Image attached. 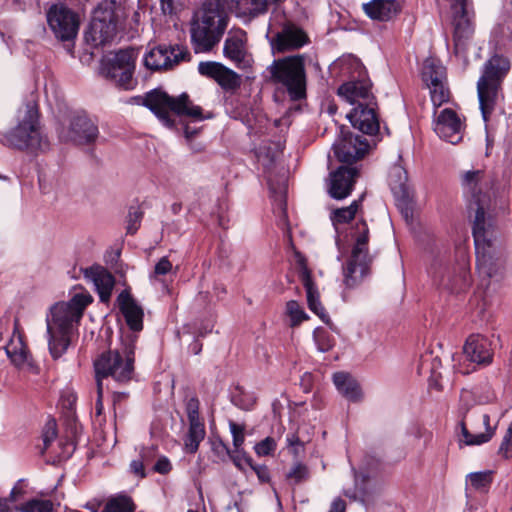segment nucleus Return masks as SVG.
Here are the masks:
<instances>
[{
    "mask_svg": "<svg viewBox=\"0 0 512 512\" xmlns=\"http://www.w3.org/2000/svg\"><path fill=\"white\" fill-rule=\"evenodd\" d=\"M228 21L224 0H205L191 21V42L195 53L210 52L220 42Z\"/></svg>",
    "mask_w": 512,
    "mask_h": 512,
    "instance_id": "nucleus-1",
    "label": "nucleus"
},
{
    "mask_svg": "<svg viewBox=\"0 0 512 512\" xmlns=\"http://www.w3.org/2000/svg\"><path fill=\"white\" fill-rule=\"evenodd\" d=\"M510 69L508 58L493 55L483 65L482 74L477 81L479 107L483 120L488 122L493 112L504 100L502 83Z\"/></svg>",
    "mask_w": 512,
    "mask_h": 512,
    "instance_id": "nucleus-2",
    "label": "nucleus"
},
{
    "mask_svg": "<svg viewBox=\"0 0 512 512\" xmlns=\"http://www.w3.org/2000/svg\"><path fill=\"white\" fill-rule=\"evenodd\" d=\"M135 339L123 342L120 349L100 353L93 361L96 383L111 377L115 382L126 384L132 380L135 362Z\"/></svg>",
    "mask_w": 512,
    "mask_h": 512,
    "instance_id": "nucleus-3",
    "label": "nucleus"
},
{
    "mask_svg": "<svg viewBox=\"0 0 512 512\" xmlns=\"http://www.w3.org/2000/svg\"><path fill=\"white\" fill-rule=\"evenodd\" d=\"M5 144L11 148L31 154L49 150V141L41 131L39 111L35 105H27L17 126L3 135Z\"/></svg>",
    "mask_w": 512,
    "mask_h": 512,
    "instance_id": "nucleus-4",
    "label": "nucleus"
},
{
    "mask_svg": "<svg viewBox=\"0 0 512 512\" xmlns=\"http://www.w3.org/2000/svg\"><path fill=\"white\" fill-rule=\"evenodd\" d=\"M476 266L481 277L500 278L506 267L503 250L494 237L492 223L473 226Z\"/></svg>",
    "mask_w": 512,
    "mask_h": 512,
    "instance_id": "nucleus-5",
    "label": "nucleus"
},
{
    "mask_svg": "<svg viewBox=\"0 0 512 512\" xmlns=\"http://www.w3.org/2000/svg\"><path fill=\"white\" fill-rule=\"evenodd\" d=\"M266 38L273 54L297 50L309 42L307 33L277 8L272 11Z\"/></svg>",
    "mask_w": 512,
    "mask_h": 512,
    "instance_id": "nucleus-6",
    "label": "nucleus"
},
{
    "mask_svg": "<svg viewBox=\"0 0 512 512\" xmlns=\"http://www.w3.org/2000/svg\"><path fill=\"white\" fill-rule=\"evenodd\" d=\"M267 71L274 83L281 84L287 89L292 100H301L306 97V72L302 55L274 60L267 67Z\"/></svg>",
    "mask_w": 512,
    "mask_h": 512,
    "instance_id": "nucleus-7",
    "label": "nucleus"
},
{
    "mask_svg": "<svg viewBox=\"0 0 512 512\" xmlns=\"http://www.w3.org/2000/svg\"><path fill=\"white\" fill-rule=\"evenodd\" d=\"M139 50L133 47L120 49L101 59L100 73L118 88L132 90L137 85L134 78Z\"/></svg>",
    "mask_w": 512,
    "mask_h": 512,
    "instance_id": "nucleus-8",
    "label": "nucleus"
},
{
    "mask_svg": "<svg viewBox=\"0 0 512 512\" xmlns=\"http://www.w3.org/2000/svg\"><path fill=\"white\" fill-rule=\"evenodd\" d=\"M353 238L355 244L346 267L343 269V281L348 288H354L361 283L369 273L372 262L368 251L369 228L364 220L356 223Z\"/></svg>",
    "mask_w": 512,
    "mask_h": 512,
    "instance_id": "nucleus-9",
    "label": "nucleus"
},
{
    "mask_svg": "<svg viewBox=\"0 0 512 512\" xmlns=\"http://www.w3.org/2000/svg\"><path fill=\"white\" fill-rule=\"evenodd\" d=\"M461 186L468 197V209L475 212L473 226L484 225L491 222L486 219V209L489 206L491 188L490 180L483 170H469L461 176Z\"/></svg>",
    "mask_w": 512,
    "mask_h": 512,
    "instance_id": "nucleus-10",
    "label": "nucleus"
},
{
    "mask_svg": "<svg viewBox=\"0 0 512 512\" xmlns=\"http://www.w3.org/2000/svg\"><path fill=\"white\" fill-rule=\"evenodd\" d=\"M47 24L54 37L74 45L80 28V16L64 3L52 4L46 12Z\"/></svg>",
    "mask_w": 512,
    "mask_h": 512,
    "instance_id": "nucleus-11",
    "label": "nucleus"
},
{
    "mask_svg": "<svg viewBox=\"0 0 512 512\" xmlns=\"http://www.w3.org/2000/svg\"><path fill=\"white\" fill-rule=\"evenodd\" d=\"M117 32V15L112 6H98L84 33L87 44L97 48L111 42Z\"/></svg>",
    "mask_w": 512,
    "mask_h": 512,
    "instance_id": "nucleus-12",
    "label": "nucleus"
},
{
    "mask_svg": "<svg viewBox=\"0 0 512 512\" xmlns=\"http://www.w3.org/2000/svg\"><path fill=\"white\" fill-rule=\"evenodd\" d=\"M172 112L178 117H187L193 121H202L212 118V114H204L203 109L195 105L187 93L179 96H170L162 91V124L168 128L174 126V120L171 119L168 112Z\"/></svg>",
    "mask_w": 512,
    "mask_h": 512,
    "instance_id": "nucleus-13",
    "label": "nucleus"
},
{
    "mask_svg": "<svg viewBox=\"0 0 512 512\" xmlns=\"http://www.w3.org/2000/svg\"><path fill=\"white\" fill-rule=\"evenodd\" d=\"M199 407L200 403L196 397H191L186 401L188 428L183 436V451L187 454H195L206 436L205 422L200 417Z\"/></svg>",
    "mask_w": 512,
    "mask_h": 512,
    "instance_id": "nucleus-14",
    "label": "nucleus"
},
{
    "mask_svg": "<svg viewBox=\"0 0 512 512\" xmlns=\"http://www.w3.org/2000/svg\"><path fill=\"white\" fill-rule=\"evenodd\" d=\"M452 13L454 25V50L457 55H464L467 51V42L474 32L467 0H453Z\"/></svg>",
    "mask_w": 512,
    "mask_h": 512,
    "instance_id": "nucleus-15",
    "label": "nucleus"
},
{
    "mask_svg": "<svg viewBox=\"0 0 512 512\" xmlns=\"http://www.w3.org/2000/svg\"><path fill=\"white\" fill-rule=\"evenodd\" d=\"M388 182L402 214L412 215L413 190L408 183V174L403 166L394 164L389 171Z\"/></svg>",
    "mask_w": 512,
    "mask_h": 512,
    "instance_id": "nucleus-16",
    "label": "nucleus"
},
{
    "mask_svg": "<svg viewBox=\"0 0 512 512\" xmlns=\"http://www.w3.org/2000/svg\"><path fill=\"white\" fill-rule=\"evenodd\" d=\"M333 144L335 157L342 163L352 164L364 157L369 149V143L363 136L344 134Z\"/></svg>",
    "mask_w": 512,
    "mask_h": 512,
    "instance_id": "nucleus-17",
    "label": "nucleus"
},
{
    "mask_svg": "<svg viewBox=\"0 0 512 512\" xmlns=\"http://www.w3.org/2000/svg\"><path fill=\"white\" fill-rule=\"evenodd\" d=\"M223 55L239 69L252 66L253 58L247 49V34L244 30L230 31L224 41Z\"/></svg>",
    "mask_w": 512,
    "mask_h": 512,
    "instance_id": "nucleus-18",
    "label": "nucleus"
},
{
    "mask_svg": "<svg viewBox=\"0 0 512 512\" xmlns=\"http://www.w3.org/2000/svg\"><path fill=\"white\" fill-rule=\"evenodd\" d=\"M434 131L441 139L458 144L463 139L464 125L454 110L445 108L434 122Z\"/></svg>",
    "mask_w": 512,
    "mask_h": 512,
    "instance_id": "nucleus-19",
    "label": "nucleus"
},
{
    "mask_svg": "<svg viewBox=\"0 0 512 512\" xmlns=\"http://www.w3.org/2000/svg\"><path fill=\"white\" fill-rule=\"evenodd\" d=\"M198 72L202 76L213 79L226 91H233L241 85L240 75L220 62H200L198 65Z\"/></svg>",
    "mask_w": 512,
    "mask_h": 512,
    "instance_id": "nucleus-20",
    "label": "nucleus"
},
{
    "mask_svg": "<svg viewBox=\"0 0 512 512\" xmlns=\"http://www.w3.org/2000/svg\"><path fill=\"white\" fill-rule=\"evenodd\" d=\"M98 135V126L85 113L71 117L67 140L77 145H89L96 141Z\"/></svg>",
    "mask_w": 512,
    "mask_h": 512,
    "instance_id": "nucleus-21",
    "label": "nucleus"
},
{
    "mask_svg": "<svg viewBox=\"0 0 512 512\" xmlns=\"http://www.w3.org/2000/svg\"><path fill=\"white\" fill-rule=\"evenodd\" d=\"M358 170L355 167L340 166L330 173L328 194L331 198L342 200L347 198L354 187Z\"/></svg>",
    "mask_w": 512,
    "mask_h": 512,
    "instance_id": "nucleus-22",
    "label": "nucleus"
},
{
    "mask_svg": "<svg viewBox=\"0 0 512 512\" xmlns=\"http://www.w3.org/2000/svg\"><path fill=\"white\" fill-rule=\"evenodd\" d=\"M376 102H359L348 114L347 118L354 128L364 134L374 135L379 131V120L375 112Z\"/></svg>",
    "mask_w": 512,
    "mask_h": 512,
    "instance_id": "nucleus-23",
    "label": "nucleus"
},
{
    "mask_svg": "<svg viewBox=\"0 0 512 512\" xmlns=\"http://www.w3.org/2000/svg\"><path fill=\"white\" fill-rule=\"evenodd\" d=\"M434 282L450 291L459 293L464 291L470 283L469 272L465 267H461L458 272L448 267L439 266L431 272Z\"/></svg>",
    "mask_w": 512,
    "mask_h": 512,
    "instance_id": "nucleus-24",
    "label": "nucleus"
},
{
    "mask_svg": "<svg viewBox=\"0 0 512 512\" xmlns=\"http://www.w3.org/2000/svg\"><path fill=\"white\" fill-rule=\"evenodd\" d=\"M116 303L129 329L134 332L141 331L143 329L144 312L133 298L130 290L124 289L121 291L117 296Z\"/></svg>",
    "mask_w": 512,
    "mask_h": 512,
    "instance_id": "nucleus-25",
    "label": "nucleus"
},
{
    "mask_svg": "<svg viewBox=\"0 0 512 512\" xmlns=\"http://www.w3.org/2000/svg\"><path fill=\"white\" fill-rule=\"evenodd\" d=\"M463 350L471 362L481 365H489L492 362L493 352L490 341L480 334L469 336Z\"/></svg>",
    "mask_w": 512,
    "mask_h": 512,
    "instance_id": "nucleus-26",
    "label": "nucleus"
},
{
    "mask_svg": "<svg viewBox=\"0 0 512 512\" xmlns=\"http://www.w3.org/2000/svg\"><path fill=\"white\" fill-rule=\"evenodd\" d=\"M300 279L306 290V298L309 309L325 322H329V316L320 302L319 291L312 279L311 271L308 269L304 261H300Z\"/></svg>",
    "mask_w": 512,
    "mask_h": 512,
    "instance_id": "nucleus-27",
    "label": "nucleus"
},
{
    "mask_svg": "<svg viewBox=\"0 0 512 512\" xmlns=\"http://www.w3.org/2000/svg\"><path fill=\"white\" fill-rule=\"evenodd\" d=\"M84 277L93 282L101 302H108L115 284L114 276L104 267L93 265L84 269Z\"/></svg>",
    "mask_w": 512,
    "mask_h": 512,
    "instance_id": "nucleus-28",
    "label": "nucleus"
},
{
    "mask_svg": "<svg viewBox=\"0 0 512 512\" xmlns=\"http://www.w3.org/2000/svg\"><path fill=\"white\" fill-rule=\"evenodd\" d=\"M370 88L371 84L369 81H349L338 88V95L350 104L357 106L359 102L365 104V102L375 101Z\"/></svg>",
    "mask_w": 512,
    "mask_h": 512,
    "instance_id": "nucleus-29",
    "label": "nucleus"
},
{
    "mask_svg": "<svg viewBox=\"0 0 512 512\" xmlns=\"http://www.w3.org/2000/svg\"><path fill=\"white\" fill-rule=\"evenodd\" d=\"M48 321L54 330H58V333H71L73 323H78L80 320L70 311L63 302L55 303L50 308V314L46 317V325Z\"/></svg>",
    "mask_w": 512,
    "mask_h": 512,
    "instance_id": "nucleus-30",
    "label": "nucleus"
},
{
    "mask_svg": "<svg viewBox=\"0 0 512 512\" xmlns=\"http://www.w3.org/2000/svg\"><path fill=\"white\" fill-rule=\"evenodd\" d=\"M365 13L373 20L389 21L400 11L395 0H372L363 5Z\"/></svg>",
    "mask_w": 512,
    "mask_h": 512,
    "instance_id": "nucleus-31",
    "label": "nucleus"
},
{
    "mask_svg": "<svg viewBox=\"0 0 512 512\" xmlns=\"http://www.w3.org/2000/svg\"><path fill=\"white\" fill-rule=\"evenodd\" d=\"M482 423L485 427L484 433L472 434L467 429L464 418L459 422V426L461 428V435L463 437V442L467 446L481 445L489 442L493 436L495 435L497 425L491 426L490 424V416L488 414L482 415Z\"/></svg>",
    "mask_w": 512,
    "mask_h": 512,
    "instance_id": "nucleus-32",
    "label": "nucleus"
},
{
    "mask_svg": "<svg viewBox=\"0 0 512 512\" xmlns=\"http://www.w3.org/2000/svg\"><path fill=\"white\" fill-rule=\"evenodd\" d=\"M48 347L51 357L54 360L59 359L63 354L66 353L71 343V333H58V330H54L48 321V327L46 328Z\"/></svg>",
    "mask_w": 512,
    "mask_h": 512,
    "instance_id": "nucleus-33",
    "label": "nucleus"
},
{
    "mask_svg": "<svg viewBox=\"0 0 512 512\" xmlns=\"http://www.w3.org/2000/svg\"><path fill=\"white\" fill-rule=\"evenodd\" d=\"M333 382L339 393L348 400L357 402L361 399L362 393L359 384L349 374L337 372L333 375Z\"/></svg>",
    "mask_w": 512,
    "mask_h": 512,
    "instance_id": "nucleus-34",
    "label": "nucleus"
},
{
    "mask_svg": "<svg viewBox=\"0 0 512 512\" xmlns=\"http://www.w3.org/2000/svg\"><path fill=\"white\" fill-rule=\"evenodd\" d=\"M421 76L426 86H429L446 80V70L439 60L427 58L423 63Z\"/></svg>",
    "mask_w": 512,
    "mask_h": 512,
    "instance_id": "nucleus-35",
    "label": "nucleus"
},
{
    "mask_svg": "<svg viewBox=\"0 0 512 512\" xmlns=\"http://www.w3.org/2000/svg\"><path fill=\"white\" fill-rule=\"evenodd\" d=\"M128 103L144 106L160 119V87H156L144 95L133 96Z\"/></svg>",
    "mask_w": 512,
    "mask_h": 512,
    "instance_id": "nucleus-36",
    "label": "nucleus"
},
{
    "mask_svg": "<svg viewBox=\"0 0 512 512\" xmlns=\"http://www.w3.org/2000/svg\"><path fill=\"white\" fill-rule=\"evenodd\" d=\"M151 438L154 440L150 445L143 447L140 458L144 460L146 465L153 463V471L160 473V457H158V441L155 439L158 434V428L155 424L151 426Z\"/></svg>",
    "mask_w": 512,
    "mask_h": 512,
    "instance_id": "nucleus-37",
    "label": "nucleus"
},
{
    "mask_svg": "<svg viewBox=\"0 0 512 512\" xmlns=\"http://www.w3.org/2000/svg\"><path fill=\"white\" fill-rule=\"evenodd\" d=\"M162 56L164 61L162 63V69H172L182 61H188L190 54L185 46L174 45L170 46L169 49H162Z\"/></svg>",
    "mask_w": 512,
    "mask_h": 512,
    "instance_id": "nucleus-38",
    "label": "nucleus"
},
{
    "mask_svg": "<svg viewBox=\"0 0 512 512\" xmlns=\"http://www.w3.org/2000/svg\"><path fill=\"white\" fill-rule=\"evenodd\" d=\"M238 16L255 18L266 13L265 0H235Z\"/></svg>",
    "mask_w": 512,
    "mask_h": 512,
    "instance_id": "nucleus-39",
    "label": "nucleus"
},
{
    "mask_svg": "<svg viewBox=\"0 0 512 512\" xmlns=\"http://www.w3.org/2000/svg\"><path fill=\"white\" fill-rule=\"evenodd\" d=\"M135 508V503L130 496L118 494L107 500L102 512H134Z\"/></svg>",
    "mask_w": 512,
    "mask_h": 512,
    "instance_id": "nucleus-40",
    "label": "nucleus"
},
{
    "mask_svg": "<svg viewBox=\"0 0 512 512\" xmlns=\"http://www.w3.org/2000/svg\"><path fill=\"white\" fill-rule=\"evenodd\" d=\"M360 201L355 200L349 206L337 208L331 212L330 219L334 226L346 224L355 218L359 209Z\"/></svg>",
    "mask_w": 512,
    "mask_h": 512,
    "instance_id": "nucleus-41",
    "label": "nucleus"
},
{
    "mask_svg": "<svg viewBox=\"0 0 512 512\" xmlns=\"http://www.w3.org/2000/svg\"><path fill=\"white\" fill-rule=\"evenodd\" d=\"M92 301L93 298L89 293H76L69 301L63 302V304L81 320L84 310Z\"/></svg>",
    "mask_w": 512,
    "mask_h": 512,
    "instance_id": "nucleus-42",
    "label": "nucleus"
},
{
    "mask_svg": "<svg viewBox=\"0 0 512 512\" xmlns=\"http://www.w3.org/2000/svg\"><path fill=\"white\" fill-rule=\"evenodd\" d=\"M15 509L19 512H57L51 500L39 498L30 499Z\"/></svg>",
    "mask_w": 512,
    "mask_h": 512,
    "instance_id": "nucleus-43",
    "label": "nucleus"
},
{
    "mask_svg": "<svg viewBox=\"0 0 512 512\" xmlns=\"http://www.w3.org/2000/svg\"><path fill=\"white\" fill-rule=\"evenodd\" d=\"M430 91L431 101L435 107H440L449 100V89L446 80L427 86Z\"/></svg>",
    "mask_w": 512,
    "mask_h": 512,
    "instance_id": "nucleus-44",
    "label": "nucleus"
},
{
    "mask_svg": "<svg viewBox=\"0 0 512 512\" xmlns=\"http://www.w3.org/2000/svg\"><path fill=\"white\" fill-rule=\"evenodd\" d=\"M286 314L290 318L291 327L298 326L309 318L303 307L296 300H290L286 303Z\"/></svg>",
    "mask_w": 512,
    "mask_h": 512,
    "instance_id": "nucleus-45",
    "label": "nucleus"
},
{
    "mask_svg": "<svg viewBox=\"0 0 512 512\" xmlns=\"http://www.w3.org/2000/svg\"><path fill=\"white\" fill-rule=\"evenodd\" d=\"M471 487L478 491H485L492 483V473L490 471L473 472L467 476Z\"/></svg>",
    "mask_w": 512,
    "mask_h": 512,
    "instance_id": "nucleus-46",
    "label": "nucleus"
},
{
    "mask_svg": "<svg viewBox=\"0 0 512 512\" xmlns=\"http://www.w3.org/2000/svg\"><path fill=\"white\" fill-rule=\"evenodd\" d=\"M160 45H154L147 50L142 59V64L150 72L160 71Z\"/></svg>",
    "mask_w": 512,
    "mask_h": 512,
    "instance_id": "nucleus-47",
    "label": "nucleus"
},
{
    "mask_svg": "<svg viewBox=\"0 0 512 512\" xmlns=\"http://www.w3.org/2000/svg\"><path fill=\"white\" fill-rule=\"evenodd\" d=\"M143 211L140 206H130L127 216L126 230L128 234H135L140 227Z\"/></svg>",
    "mask_w": 512,
    "mask_h": 512,
    "instance_id": "nucleus-48",
    "label": "nucleus"
},
{
    "mask_svg": "<svg viewBox=\"0 0 512 512\" xmlns=\"http://www.w3.org/2000/svg\"><path fill=\"white\" fill-rule=\"evenodd\" d=\"M314 340L317 344L319 351L326 352L329 351L334 346V339L331 335L324 329L317 328L313 333Z\"/></svg>",
    "mask_w": 512,
    "mask_h": 512,
    "instance_id": "nucleus-49",
    "label": "nucleus"
},
{
    "mask_svg": "<svg viewBox=\"0 0 512 512\" xmlns=\"http://www.w3.org/2000/svg\"><path fill=\"white\" fill-rule=\"evenodd\" d=\"M270 191L272 193L274 211L279 214L283 219L287 218L286 212V195L285 189L282 188L279 192H276L270 185Z\"/></svg>",
    "mask_w": 512,
    "mask_h": 512,
    "instance_id": "nucleus-50",
    "label": "nucleus"
},
{
    "mask_svg": "<svg viewBox=\"0 0 512 512\" xmlns=\"http://www.w3.org/2000/svg\"><path fill=\"white\" fill-rule=\"evenodd\" d=\"M229 457L233 461L234 465L240 469L244 470L243 464L245 463L249 467L252 466V459L243 449H234L230 452Z\"/></svg>",
    "mask_w": 512,
    "mask_h": 512,
    "instance_id": "nucleus-51",
    "label": "nucleus"
},
{
    "mask_svg": "<svg viewBox=\"0 0 512 512\" xmlns=\"http://www.w3.org/2000/svg\"><path fill=\"white\" fill-rule=\"evenodd\" d=\"M229 428L233 438L234 449H242L241 447L245 440L244 427L233 421H230Z\"/></svg>",
    "mask_w": 512,
    "mask_h": 512,
    "instance_id": "nucleus-52",
    "label": "nucleus"
},
{
    "mask_svg": "<svg viewBox=\"0 0 512 512\" xmlns=\"http://www.w3.org/2000/svg\"><path fill=\"white\" fill-rule=\"evenodd\" d=\"M276 449V442L271 437H266L264 440L257 443L254 450L259 456H266L274 452Z\"/></svg>",
    "mask_w": 512,
    "mask_h": 512,
    "instance_id": "nucleus-53",
    "label": "nucleus"
},
{
    "mask_svg": "<svg viewBox=\"0 0 512 512\" xmlns=\"http://www.w3.org/2000/svg\"><path fill=\"white\" fill-rule=\"evenodd\" d=\"M511 451H512V422L509 424L508 429L506 430V433L503 436L498 453L505 458H509L510 457L509 452H511Z\"/></svg>",
    "mask_w": 512,
    "mask_h": 512,
    "instance_id": "nucleus-54",
    "label": "nucleus"
},
{
    "mask_svg": "<svg viewBox=\"0 0 512 512\" xmlns=\"http://www.w3.org/2000/svg\"><path fill=\"white\" fill-rule=\"evenodd\" d=\"M308 471L305 465L297 463L287 474V477L293 479L295 483H300L306 479Z\"/></svg>",
    "mask_w": 512,
    "mask_h": 512,
    "instance_id": "nucleus-55",
    "label": "nucleus"
},
{
    "mask_svg": "<svg viewBox=\"0 0 512 512\" xmlns=\"http://www.w3.org/2000/svg\"><path fill=\"white\" fill-rule=\"evenodd\" d=\"M145 466H147L146 463L144 462L143 459H141L139 457V459H135V460L131 461V463H130V471L134 475H136V476H138L140 478H144L146 476Z\"/></svg>",
    "mask_w": 512,
    "mask_h": 512,
    "instance_id": "nucleus-56",
    "label": "nucleus"
},
{
    "mask_svg": "<svg viewBox=\"0 0 512 512\" xmlns=\"http://www.w3.org/2000/svg\"><path fill=\"white\" fill-rule=\"evenodd\" d=\"M250 468L256 473L260 482L266 483L270 481V472L267 466L254 465L252 463V466H250Z\"/></svg>",
    "mask_w": 512,
    "mask_h": 512,
    "instance_id": "nucleus-57",
    "label": "nucleus"
},
{
    "mask_svg": "<svg viewBox=\"0 0 512 512\" xmlns=\"http://www.w3.org/2000/svg\"><path fill=\"white\" fill-rule=\"evenodd\" d=\"M22 482H23L22 479L18 480L17 483L14 485V487L11 489L10 494L8 496V498L11 501L16 502L23 497L25 491L23 490L22 487H20V483H22Z\"/></svg>",
    "mask_w": 512,
    "mask_h": 512,
    "instance_id": "nucleus-58",
    "label": "nucleus"
},
{
    "mask_svg": "<svg viewBox=\"0 0 512 512\" xmlns=\"http://www.w3.org/2000/svg\"><path fill=\"white\" fill-rule=\"evenodd\" d=\"M212 450L217 453L218 455L220 454H230V450L229 448L227 447V445L220 439L214 441L212 443Z\"/></svg>",
    "mask_w": 512,
    "mask_h": 512,
    "instance_id": "nucleus-59",
    "label": "nucleus"
},
{
    "mask_svg": "<svg viewBox=\"0 0 512 512\" xmlns=\"http://www.w3.org/2000/svg\"><path fill=\"white\" fill-rule=\"evenodd\" d=\"M102 396H103V383H97V400H96V405H95L97 415H100L103 411Z\"/></svg>",
    "mask_w": 512,
    "mask_h": 512,
    "instance_id": "nucleus-60",
    "label": "nucleus"
},
{
    "mask_svg": "<svg viewBox=\"0 0 512 512\" xmlns=\"http://www.w3.org/2000/svg\"><path fill=\"white\" fill-rule=\"evenodd\" d=\"M346 510V503L341 498H336L331 503L330 509L328 512H345Z\"/></svg>",
    "mask_w": 512,
    "mask_h": 512,
    "instance_id": "nucleus-61",
    "label": "nucleus"
},
{
    "mask_svg": "<svg viewBox=\"0 0 512 512\" xmlns=\"http://www.w3.org/2000/svg\"><path fill=\"white\" fill-rule=\"evenodd\" d=\"M14 501H11L8 497L0 498V512H13L16 511L15 506H11L10 503H13Z\"/></svg>",
    "mask_w": 512,
    "mask_h": 512,
    "instance_id": "nucleus-62",
    "label": "nucleus"
},
{
    "mask_svg": "<svg viewBox=\"0 0 512 512\" xmlns=\"http://www.w3.org/2000/svg\"><path fill=\"white\" fill-rule=\"evenodd\" d=\"M182 127L184 130V136H185V139L187 140V142H190L198 133L197 129H191L189 127V125H187V124H183Z\"/></svg>",
    "mask_w": 512,
    "mask_h": 512,
    "instance_id": "nucleus-63",
    "label": "nucleus"
},
{
    "mask_svg": "<svg viewBox=\"0 0 512 512\" xmlns=\"http://www.w3.org/2000/svg\"><path fill=\"white\" fill-rule=\"evenodd\" d=\"M55 426L56 423L53 421L52 426H49L47 430L43 433V437L54 441L57 437V431Z\"/></svg>",
    "mask_w": 512,
    "mask_h": 512,
    "instance_id": "nucleus-64",
    "label": "nucleus"
}]
</instances>
